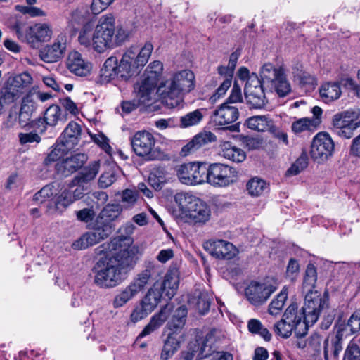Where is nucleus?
<instances>
[{
	"label": "nucleus",
	"mask_w": 360,
	"mask_h": 360,
	"mask_svg": "<svg viewBox=\"0 0 360 360\" xmlns=\"http://www.w3.org/2000/svg\"><path fill=\"white\" fill-rule=\"evenodd\" d=\"M283 72L282 68H276L271 63L264 64L260 71L262 84H272Z\"/></svg>",
	"instance_id": "40"
},
{
	"label": "nucleus",
	"mask_w": 360,
	"mask_h": 360,
	"mask_svg": "<svg viewBox=\"0 0 360 360\" xmlns=\"http://www.w3.org/2000/svg\"><path fill=\"white\" fill-rule=\"evenodd\" d=\"M69 150H70V149L68 147L66 148L65 145L63 144V143L58 139L53 146V149L48 155L45 161L46 162L57 161Z\"/></svg>",
	"instance_id": "53"
},
{
	"label": "nucleus",
	"mask_w": 360,
	"mask_h": 360,
	"mask_svg": "<svg viewBox=\"0 0 360 360\" xmlns=\"http://www.w3.org/2000/svg\"><path fill=\"white\" fill-rule=\"evenodd\" d=\"M270 86L280 97L286 96L291 91V86L286 79L285 72L282 73L276 81Z\"/></svg>",
	"instance_id": "49"
},
{
	"label": "nucleus",
	"mask_w": 360,
	"mask_h": 360,
	"mask_svg": "<svg viewBox=\"0 0 360 360\" xmlns=\"http://www.w3.org/2000/svg\"><path fill=\"white\" fill-rule=\"evenodd\" d=\"M288 296V288L284 286L281 292L271 301L268 307L269 314L276 316L282 311Z\"/></svg>",
	"instance_id": "41"
},
{
	"label": "nucleus",
	"mask_w": 360,
	"mask_h": 360,
	"mask_svg": "<svg viewBox=\"0 0 360 360\" xmlns=\"http://www.w3.org/2000/svg\"><path fill=\"white\" fill-rule=\"evenodd\" d=\"M81 132V126L72 121L69 122L58 139L65 145L66 148L72 150L78 144Z\"/></svg>",
	"instance_id": "29"
},
{
	"label": "nucleus",
	"mask_w": 360,
	"mask_h": 360,
	"mask_svg": "<svg viewBox=\"0 0 360 360\" xmlns=\"http://www.w3.org/2000/svg\"><path fill=\"white\" fill-rule=\"evenodd\" d=\"M155 140L152 134L146 131H139L135 133L131 139L133 150L139 157H146L148 160H153V149Z\"/></svg>",
	"instance_id": "16"
},
{
	"label": "nucleus",
	"mask_w": 360,
	"mask_h": 360,
	"mask_svg": "<svg viewBox=\"0 0 360 360\" xmlns=\"http://www.w3.org/2000/svg\"><path fill=\"white\" fill-rule=\"evenodd\" d=\"M18 38L34 46L38 42L49 41L52 34L51 27L46 23H37L32 26H15Z\"/></svg>",
	"instance_id": "9"
},
{
	"label": "nucleus",
	"mask_w": 360,
	"mask_h": 360,
	"mask_svg": "<svg viewBox=\"0 0 360 360\" xmlns=\"http://www.w3.org/2000/svg\"><path fill=\"white\" fill-rule=\"evenodd\" d=\"M242 102L243 96L241 93V89L238 84L234 83L231 94L224 103H228V105H232V104H236Z\"/></svg>",
	"instance_id": "62"
},
{
	"label": "nucleus",
	"mask_w": 360,
	"mask_h": 360,
	"mask_svg": "<svg viewBox=\"0 0 360 360\" xmlns=\"http://www.w3.org/2000/svg\"><path fill=\"white\" fill-rule=\"evenodd\" d=\"M358 117L357 112L349 110L335 114L332 121L333 131L341 138H352L354 131L358 128L356 122Z\"/></svg>",
	"instance_id": "11"
},
{
	"label": "nucleus",
	"mask_w": 360,
	"mask_h": 360,
	"mask_svg": "<svg viewBox=\"0 0 360 360\" xmlns=\"http://www.w3.org/2000/svg\"><path fill=\"white\" fill-rule=\"evenodd\" d=\"M320 96L325 103L334 101L340 98L342 94L340 84L337 82H329L323 84L319 89Z\"/></svg>",
	"instance_id": "37"
},
{
	"label": "nucleus",
	"mask_w": 360,
	"mask_h": 360,
	"mask_svg": "<svg viewBox=\"0 0 360 360\" xmlns=\"http://www.w3.org/2000/svg\"><path fill=\"white\" fill-rule=\"evenodd\" d=\"M274 330L277 335L288 338L291 335L292 331L295 333V327L283 317L281 320L274 324Z\"/></svg>",
	"instance_id": "51"
},
{
	"label": "nucleus",
	"mask_w": 360,
	"mask_h": 360,
	"mask_svg": "<svg viewBox=\"0 0 360 360\" xmlns=\"http://www.w3.org/2000/svg\"><path fill=\"white\" fill-rule=\"evenodd\" d=\"M183 95L191 92L195 86L194 73L189 70L176 72L171 78Z\"/></svg>",
	"instance_id": "28"
},
{
	"label": "nucleus",
	"mask_w": 360,
	"mask_h": 360,
	"mask_svg": "<svg viewBox=\"0 0 360 360\" xmlns=\"http://www.w3.org/2000/svg\"><path fill=\"white\" fill-rule=\"evenodd\" d=\"M180 346V342L176 337V334L169 333L165 340L160 354L161 360H167L177 351Z\"/></svg>",
	"instance_id": "43"
},
{
	"label": "nucleus",
	"mask_w": 360,
	"mask_h": 360,
	"mask_svg": "<svg viewBox=\"0 0 360 360\" xmlns=\"http://www.w3.org/2000/svg\"><path fill=\"white\" fill-rule=\"evenodd\" d=\"M238 117L239 111L236 105L222 103L214 111L212 120L215 126L224 128L226 125L236 122Z\"/></svg>",
	"instance_id": "22"
},
{
	"label": "nucleus",
	"mask_w": 360,
	"mask_h": 360,
	"mask_svg": "<svg viewBox=\"0 0 360 360\" xmlns=\"http://www.w3.org/2000/svg\"><path fill=\"white\" fill-rule=\"evenodd\" d=\"M131 243V238L119 236L103 245L106 255L101 257L92 269L96 286L107 289L118 285L122 274L134 267L137 249Z\"/></svg>",
	"instance_id": "1"
},
{
	"label": "nucleus",
	"mask_w": 360,
	"mask_h": 360,
	"mask_svg": "<svg viewBox=\"0 0 360 360\" xmlns=\"http://www.w3.org/2000/svg\"><path fill=\"white\" fill-rule=\"evenodd\" d=\"M43 118L49 127H55L59 123H65L68 119V114L58 105H51L45 110Z\"/></svg>",
	"instance_id": "32"
},
{
	"label": "nucleus",
	"mask_w": 360,
	"mask_h": 360,
	"mask_svg": "<svg viewBox=\"0 0 360 360\" xmlns=\"http://www.w3.org/2000/svg\"><path fill=\"white\" fill-rule=\"evenodd\" d=\"M87 156L84 153H76L68 157L56 164L58 173L68 176L80 169L87 161Z\"/></svg>",
	"instance_id": "24"
},
{
	"label": "nucleus",
	"mask_w": 360,
	"mask_h": 360,
	"mask_svg": "<svg viewBox=\"0 0 360 360\" xmlns=\"http://www.w3.org/2000/svg\"><path fill=\"white\" fill-rule=\"evenodd\" d=\"M49 124H46L45 120L43 117H39L37 119L33 120L31 122V124L27 127L29 129L32 128L33 131L36 132L41 135H43L46 131Z\"/></svg>",
	"instance_id": "63"
},
{
	"label": "nucleus",
	"mask_w": 360,
	"mask_h": 360,
	"mask_svg": "<svg viewBox=\"0 0 360 360\" xmlns=\"http://www.w3.org/2000/svg\"><path fill=\"white\" fill-rule=\"evenodd\" d=\"M150 313L151 311L140 302V304L136 307L131 314V321L134 323H136L147 317Z\"/></svg>",
	"instance_id": "61"
},
{
	"label": "nucleus",
	"mask_w": 360,
	"mask_h": 360,
	"mask_svg": "<svg viewBox=\"0 0 360 360\" xmlns=\"http://www.w3.org/2000/svg\"><path fill=\"white\" fill-rule=\"evenodd\" d=\"M35 110L34 102L28 98L22 100L18 114V123L22 129H27L31 124L32 115Z\"/></svg>",
	"instance_id": "35"
},
{
	"label": "nucleus",
	"mask_w": 360,
	"mask_h": 360,
	"mask_svg": "<svg viewBox=\"0 0 360 360\" xmlns=\"http://www.w3.org/2000/svg\"><path fill=\"white\" fill-rule=\"evenodd\" d=\"M248 328L250 333L257 334L264 338L265 341L271 339V334L269 330L264 327L261 321L256 319H251L248 322Z\"/></svg>",
	"instance_id": "48"
},
{
	"label": "nucleus",
	"mask_w": 360,
	"mask_h": 360,
	"mask_svg": "<svg viewBox=\"0 0 360 360\" xmlns=\"http://www.w3.org/2000/svg\"><path fill=\"white\" fill-rule=\"evenodd\" d=\"M129 37V32L127 29L124 28L122 26H119L117 29H115V47L118 46L126 41Z\"/></svg>",
	"instance_id": "64"
},
{
	"label": "nucleus",
	"mask_w": 360,
	"mask_h": 360,
	"mask_svg": "<svg viewBox=\"0 0 360 360\" xmlns=\"http://www.w3.org/2000/svg\"><path fill=\"white\" fill-rule=\"evenodd\" d=\"M56 190L53 185L49 184L44 186L39 191L34 195V200L39 203L48 202L47 207L51 210L52 202L56 195Z\"/></svg>",
	"instance_id": "45"
},
{
	"label": "nucleus",
	"mask_w": 360,
	"mask_h": 360,
	"mask_svg": "<svg viewBox=\"0 0 360 360\" xmlns=\"http://www.w3.org/2000/svg\"><path fill=\"white\" fill-rule=\"evenodd\" d=\"M202 109H196L179 117V127L183 129L199 124L203 120Z\"/></svg>",
	"instance_id": "42"
},
{
	"label": "nucleus",
	"mask_w": 360,
	"mask_h": 360,
	"mask_svg": "<svg viewBox=\"0 0 360 360\" xmlns=\"http://www.w3.org/2000/svg\"><path fill=\"white\" fill-rule=\"evenodd\" d=\"M308 165V158L306 153H302L292 166L288 169V175L295 176L304 170Z\"/></svg>",
	"instance_id": "57"
},
{
	"label": "nucleus",
	"mask_w": 360,
	"mask_h": 360,
	"mask_svg": "<svg viewBox=\"0 0 360 360\" xmlns=\"http://www.w3.org/2000/svg\"><path fill=\"white\" fill-rule=\"evenodd\" d=\"M283 317L286 321L291 323L295 327V335L297 338H302L308 330V326L305 321L303 310L301 308L298 310L297 304H291L285 311Z\"/></svg>",
	"instance_id": "19"
},
{
	"label": "nucleus",
	"mask_w": 360,
	"mask_h": 360,
	"mask_svg": "<svg viewBox=\"0 0 360 360\" xmlns=\"http://www.w3.org/2000/svg\"><path fill=\"white\" fill-rule=\"evenodd\" d=\"M247 127L257 131H269L274 128V122L269 115H256L246 120Z\"/></svg>",
	"instance_id": "36"
},
{
	"label": "nucleus",
	"mask_w": 360,
	"mask_h": 360,
	"mask_svg": "<svg viewBox=\"0 0 360 360\" xmlns=\"http://www.w3.org/2000/svg\"><path fill=\"white\" fill-rule=\"evenodd\" d=\"M163 70V65L159 60L150 63L146 70V77L139 88V96L141 102L146 103L151 101L154 96L159 77Z\"/></svg>",
	"instance_id": "8"
},
{
	"label": "nucleus",
	"mask_w": 360,
	"mask_h": 360,
	"mask_svg": "<svg viewBox=\"0 0 360 360\" xmlns=\"http://www.w3.org/2000/svg\"><path fill=\"white\" fill-rule=\"evenodd\" d=\"M136 294L132 290V289L127 285L124 290H122L119 294H117L113 300V307L115 308H119L124 306L129 300H131Z\"/></svg>",
	"instance_id": "52"
},
{
	"label": "nucleus",
	"mask_w": 360,
	"mask_h": 360,
	"mask_svg": "<svg viewBox=\"0 0 360 360\" xmlns=\"http://www.w3.org/2000/svg\"><path fill=\"white\" fill-rule=\"evenodd\" d=\"M155 267L156 264L154 262H146L145 269L139 273L128 285L136 295L145 289L155 271Z\"/></svg>",
	"instance_id": "25"
},
{
	"label": "nucleus",
	"mask_w": 360,
	"mask_h": 360,
	"mask_svg": "<svg viewBox=\"0 0 360 360\" xmlns=\"http://www.w3.org/2000/svg\"><path fill=\"white\" fill-rule=\"evenodd\" d=\"M276 289L277 286L271 283L252 281L245 294L250 303L257 307L264 304Z\"/></svg>",
	"instance_id": "13"
},
{
	"label": "nucleus",
	"mask_w": 360,
	"mask_h": 360,
	"mask_svg": "<svg viewBox=\"0 0 360 360\" xmlns=\"http://www.w3.org/2000/svg\"><path fill=\"white\" fill-rule=\"evenodd\" d=\"M19 142L21 145H26L28 143H39L41 138L39 134L31 131L28 133H19L18 134Z\"/></svg>",
	"instance_id": "60"
},
{
	"label": "nucleus",
	"mask_w": 360,
	"mask_h": 360,
	"mask_svg": "<svg viewBox=\"0 0 360 360\" xmlns=\"http://www.w3.org/2000/svg\"><path fill=\"white\" fill-rule=\"evenodd\" d=\"M122 211V207L119 204H108L101 212L95 220V222L101 228L104 226L109 227V234L112 231V222L115 220Z\"/></svg>",
	"instance_id": "27"
},
{
	"label": "nucleus",
	"mask_w": 360,
	"mask_h": 360,
	"mask_svg": "<svg viewBox=\"0 0 360 360\" xmlns=\"http://www.w3.org/2000/svg\"><path fill=\"white\" fill-rule=\"evenodd\" d=\"M94 25L92 22L84 23L78 37V41L81 45L94 48Z\"/></svg>",
	"instance_id": "47"
},
{
	"label": "nucleus",
	"mask_w": 360,
	"mask_h": 360,
	"mask_svg": "<svg viewBox=\"0 0 360 360\" xmlns=\"http://www.w3.org/2000/svg\"><path fill=\"white\" fill-rule=\"evenodd\" d=\"M115 18L111 13L102 15L94 31V49L98 53H103L108 49L115 47Z\"/></svg>",
	"instance_id": "4"
},
{
	"label": "nucleus",
	"mask_w": 360,
	"mask_h": 360,
	"mask_svg": "<svg viewBox=\"0 0 360 360\" xmlns=\"http://www.w3.org/2000/svg\"><path fill=\"white\" fill-rule=\"evenodd\" d=\"M315 128L314 121L304 117L295 121L291 126L292 131L295 134L313 130Z\"/></svg>",
	"instance_id": "55"
},
{
	"label": "nucleus",
	"mask_w": 360,
	"mask_h": 360,
	"mask_svg": "<svg viewBox=\"0 0 360 360\" xmlns=\"http://www.w3.org/2000/svg\"><path fill=\"white\" fill-rule=\"evenodd\" d=\"M247 102L254 108H262L265 106L266 99L261 80L252 74L246 82L244 88Z\"/></svg>",
	"instance_id": "14"
},
{
	"label": "nucleus",
	"mask_w": 360,
	"mask_h": 360,
	"mask_svg": "<svg viewBox=\"0 0 360 360\" xmlns=\"http://www.w3.org/2000/svg\"><path fill=\"white\" fill-rule=\"evenodd\" d=\"M164 297L162 292H160V288H158V284L154 283L147 292L145 297L141 302L150 311H153L160 302L161 298Z\"/></svg>",
	"instance_id": "39"
},
{
	"label": "nucleus",
	"mask_w": 360,
	"mask_h": 360,
	"mask_svg": "<svg viewBox=\"0 0 360 360\" xmlns=\"http://www.w3.org/2000/svg\"><path fill=\"white\" fill-rule=\"evenodd\" d=\"M156 92L162 103L169 108H176L183 102L184 95L172 79L161 82Z\"/></svg>",
	"instance_id": "15"
},
{
	"label": "nucleus",
	"mask_w": 360,
	"mask_h": 360,
	"mask_svg": "<svg viewBox=\"0 0 360 360\" xmlns=\"http://www.w3.org/2000/svg\"><path fill=\"white\" fill-rule=\"evenodd\" d=\"M338 329H344V334L349 329L350 334H354L360 330V311L354 312L349 319L346 325L340 326Z\"/></svg>",
	"instance_id": "54"
},
{
	"label": "nucleus",
	"mask_w": 360,
	"mask_h": 360,
	"mask_svg": "<svg viewBox=\"0 0 360 360\" xmlns=\"http://www.w3.org/2000/svg\"><path fill=\"white\" fill-rule=\"evenodd\" d=\"M220 154L224 158L234 162H242L246 158L245 152L235 146L231 142L225 141L220 145Z\"/></svg>",
	"instance_id": "34"
},
{
	"label": "nucleus",
	"mask_w": 360,
	"mask_h": 360,
	"mask_svg": "<svg viewBox=\"0 0 360 360\" xmlns=\"http://www.w3.org/2000/svg\"><path fill=\"white\" fill-rule=\"evenodd\" d=\"M67 65L71 72L80 77L88 75L91 70V63L85 61L77 51H72L69 54Z\"/></svg>",
	"instance_id": "26"
},
{
	"label": "nucleus",
	"mask_w": 360,
	"mask_h": 360,
	"mask_svg": "<svg viewBox=\"0 0 360 360\" xmlns=\"http://www.w3.org/2000/svg\"><path fill=\"white\" fill-rule=\"evenodd\" d=\"M165 176L166 172L164 168L154 167L150 172L148 183L155 191H159L166 182Z\"/></svg>",
	"instance_id": "46"
},
{
	"label": "nucleus",
	"mask_w": 360,
	"mask_h": 360,
	"mask_svg": "<svg viewBox=\"0 0 360 360\" xmlns=\"http://www.w3.org/2000/svg\"><path fill=\"white\" fill-rule=\"evenodd\" d=\"M207 164L188 162L180 165L177 169L179 181L186 185L201 184L206 181Z\"/></svg>",
	"instance_id": "10"
},
{
	"label": "nucleus",
	"mask_w": 360,
	"mask_h": 360,
	"mask_svg": "<svg viewBox=\"0 0 360 360\" xmlns=\"http://www.w3.org/2000/svg\"><path fill=\"white\" fill-rule=\"evenodd\" d=\"M153 50V44L146 42L141 49L131 47L127 50L120 62L115 56L109 57L100 70L96 83L105 84L116 79L128 81L139 73L148 61Z\"/></svg>",
	"instance_id": "2"
},
{
	"label": "nucleus",
	"mask_w": 360,
	"mask_h": 360,
	"mask_svg": "<svg viewBox=\"0 0 360 360\" xmlns=\"http://www.w3.org/2000/svg\"><path fill=\"white\" fill-rule=\"evenodd\" d=\"M217 139L216 136L211 131H203L196 134L186 145L182 147L181 155L187 156L195 154L201 148L210 143L214 142Z\"/></svg>",
	"instance_id": "21"
},
{
	"label": "nucleus",
	"mask_w": 360,
	"mask_h": 360,
	"mask_svg": "<svg viewBox=\"0 0 360 360\" xmlns=\"http://www.w3.org/2000/svg\"><path fill=\"white\" fill-rule=\"evenodd\" d=\"M99 167L100 165L98 162H92L74 177L72 180V184L77 185L78 184H83L86 186L95 179L98 173Z\"/></svg>",
	"instance_id": "38"
},
{
	"label": "nucleus",
	"mask_w": 360,
	"mask_h": 360,
	"mask_svg": "<svg viewBox=\"0 0 360 360\" xmlns=\"http://www.w3.org/2000/svg\"><path fill=\"white\" fill-rule=\"evenodd\" d=\"M66 49L65 40L58 37L52 44L45 46L40 50V58L45 63H56L62 58Z\"/></svg>",
	"instance_id": "23"
},
{
	"label": "nucleus",
	"mask_w": 360,
	"mask_h": 360,
	"mask_svg": "<svg viewBox=\"0 0 360 360\" xmlns=\"http://www.w3.org/2000/svg\"><path fill=\"white\" fill-rule=\"evenodd\" d=\"M334 147L330 135L325 132H319L313 139L310 155L318 163L323 162L332 156Z\"/></svg>",
	"instance_id": "12"
},
{
	"label": "nucleus",
	"mask_w": 360,
	"mask_h": 360,
	"mask_svg": "<svg viewBox=\"0 0 360 360\" xmlns=\"http://www.w3.org/2000/svg\"><path fill=\"white\" fill-rule=\"evenodd\" d=\"M117 180L115 172L110 169L103 172L98 181V186L101 188H106L111 186Z\"/></svg>",
	"instance_id": "58"
},
{
	"label": "nucleus",
	"mask_w": 360,
	"mask_h": 360,
	"mask_svg": "<svg viewBox=\"0 0 360 360\" xmlns=\"http://www.w3.org/2000/svg\"><path fill=\"white\" fill-rule=\"evenodd\" d=\"M206 182L214 187H226L236 181L237 172L235 168L221 163H212L207 166Z\"/></svg>",
	"instance_id": "7"
},
{
	"label": "nucleus",
	"mask_w": 360,
	"mask_h": 360,
	"mask_svg": "<svg viewBox=\"0 0 360 360\" xmlns=\"http://www.w3.org/2000/svg\"><path fill=\"white\" fill-rule=\"evenodd\" d=\"M158 284L164 297L171 300L176 293L179 283V271L176 264H172L167 271L162 283Z\"/></svg>",
	"instance_id": "20"
},
{
	"label": "nucleus",
	"mask_w": 360,
	"mask_h": 360,
	"mask_svg": "<svg viewBox=\"0 0 360 360\" xmlns=\"http://www.w3.org/2000/svg\"><path fill=\"white\" fill-rule=\"evenodd\" d=\"M109 236V227L108 226L101 228L94 221L92 231L84 233L73 243L72 247L76 250L86 249L98 243Z\"/></svg>",
	"instance_id": "17"
},
{
	"label": "nucleus",
	"mask_w": 360,
	"mask_h": 360,
	"mask_svg": "<svg viewBox=\"0 0 360 360\" xmlns=\"http://www.w3.org/2000/svg\"><path fill=\"white\" fill-rule=\"evenodd\" d=\"M317 281L316 269L312 264H309L305 271L304 286L309 288V292L315 287Z\"/></svg>",
	"instance_id": "56"
},
{
	"label": "nucleus",
	"mask_w": 360,
	"mask_h": 360,
	"mask_svg": "<svg viewBox=\"0 0 360 360\" xmlns=\"http://www.w3.org/2000/svg\"><path fill=\"white\" fill-rule=\"evenodd\" d=\"M267 189L266 183L259 178H253L247 184V190L252 196H259Z\"/></svg>",
	"instance_id": "50"
},
{
	"label": "nucleus",
	"mask_w": 360,
	"mask_h": 360,
	"mask_svg": "<svg viewBox=\"0 0 360 360\" xmlns=\"http://www.w3.org/2000/svg\"><path fill=\"white\" fill-rule=\"evenodd\" d=\"M204 247L212 256L219 259H231L238 253L232 243L224 240H210L205 243Z\"/></svg>",
	"instance_id": "18"
},
{
	"label": "nucleus",
	"mask_w": 360,
	"mask_h": 360,
	"mask_svg": "<svg viewBox=\"0 0 360 360\" xmlns=\"http://www.w3.org/2000/svg\"><path fill=\"white\" fill-rule=\"evenodd\" d=\"M32 78L28 72H22L10 77L6 86L1 90L0 94V110L4 105L13 102L23 93L32 83Z\"/></svg>",
	"instance_id": "5"
},
{
	"label": "nucleus",
	"mask_w": 360,
	"mask_h": 360,
	"mask_svg": "<svg viewBox=\"0 0 360 360\" xmlns=\"http://www.w3.org/2000/svg\"><path fill=\"white\" fill-rule=\"evenodd\" d=\"M92 140L98 145L108 155H112V148L109 144V139L103 134L91 136Z\"/></svg>",
	"instance_id": "59"
},
{
	"label": "nucleus",
	"mask_w": 360,
	"mask_h": 360,
	"mask_svg": "<svg viewBox=\"0 0 360 360\" xmlns=\"http://www.w3.org/2000/svg\"><path fill=\"white\" fill-rule=\"evenodd\" d=\"M211 338L212 334H208L205 339H196L195 341L189 343L187 351L182 352L181 353H189L192 355L193 359L197 353L199 356L207 358L212 352L211 345L207 344Z\"/></svg>",
	"instance_id": "30"
},
{
	"label": "nucleus",
	"mask_w": 360,
	"mask_h": 360,
	"mask_svg": "<svg viewBox=\"0 0 360 360\" xmlns=\"http://www.w3.org/2000/svg\"><path fill=\"white\" fill-rule=\"evenodd\" d=\"M172 309L171 304H166L160 311L159 314L153 316L149 323L146 326L142 332L139 335L138 338H143L158 328H160L162 324L167 320L168 317V312H169Z\"/></svg>",
	"instance_id": "31"
},
{
	"label": "nucleus",
	"mask_w": 360,
	"mask_h": 360,
	"mask_svg": "<svg viewBox=\"0 0 360 360\" xmlns=\"http://www.w3.org/2000/svg\"><path fill=\"white\" fill-rule=\"evenodd\" d=\"M187 313V308L184 305L179 307L172 311V316L167 324V328L172 331L171 333L176 334L183 328L186 323Z\"/></svg>",
	"instance_id": "33"
},
{
	"label": "nucleus",
	"mask_w": 360,
	"mask_h": 360,
	"mask_svg": "<svg viewBox=\"0 0 360 360\" xmlns=\"http://www.w3.org/2000/svg\"><path fill=\"white\" fill-rule=\"evenodd\" d=\"M72 202V191L65 190L59 195L56 194L52 202L51 209L49 211L51 212L53 210L62 212Z\"/></svg>",
	"instance_id": "44"
},
{
	"label": "nucleus",
	"mask_w": 360,
	"mask_h": 360,
	"mask_svg": "<svg viewBox=\"0 0 360 360\" xmlns=\"http://www.w3.org/2000/svg\"><path fill=\"white\" fill-rule=\"evenodd\" d=\"M174 198L181 209L186 212L195 223H205L210 219V208L200 198L188 193H179Z\"/></svg>",
	"instance_id": "3"
},
{
	"label": "nucleus",
	"mask_w": 360,
	"mask_h": 360,
	"mask_svg": "<svg viewBox=\"0 0 360 360\" xmlns=\"http://www.w3.org/2000/svg\"><path fill=\"white\" fill-rule=\"evenodd\" d=\"M328 308L327 298L322 297L316 290L308 292L305 295L304 306L302 307L308 328L313 326Z\"/></svg>",
	"instance_id": "6"
}]
</instances>
